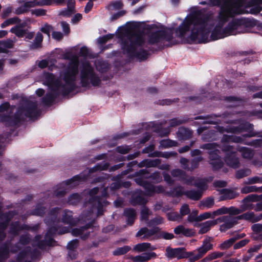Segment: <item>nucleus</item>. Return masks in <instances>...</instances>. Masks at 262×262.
<instances>
[{"instance_id":"obj_1","label":"nucleus","mask_w":262,"mask_h":262,"mask_svg":"<svg viewBox=\"0 0 262 262\" xmlns=\"http://www.w3.org/2000/svg\"><path fill=\"white\" fill-rule=\"evenodd\" d=\"M243 13L241 0H226L221 7L218 16L219 23L215 26L211 35V39L217 40L225 37L244 33L248 20L246 18L234 19L228 26L223 29L224 24L230 18Z\"/></svg>"},{"instance_id":"obj_2","label":"nucleus","mask_w":262,"mask_h":262,"mask_svg":"<svg viewBox=\"0 0 262 262\" xmlns=\"http://www.w3.org/2000/svg\"><path fill=\"white\" fill-rule=\"evenodd\" d=\"M214 22L212 14L202 10L196 11L183 21L176 29V33L178 37H182L190 30L191 40L200 43L207 42Z\"/></svg>"},{"instance_id":"obj_3","label":"nucleus","mask_w":262,"mask_h":262,"mask_svg":"<svg viewBox=\"0 0 262 262\" xmlns=\"http://www.w3.org/2000/svg\"><path fill=\"white\" fill-rule=\"evenodd\" d=\"M78 58L76 56L73 57L62 73L64 85H63L61 81L56 79L55 75L52 73H47L45 75V84L51 90L61 91L63 95H68L76 88V76L78 73Z\"/></svg>"},{"instance_id":"obj_4","label":"nucleus","mask_w":262,"mask_h":262,"mask_svg":"<svg viewBox=\"0 0 262 262\" xmlns=\"http://www.w3.org/2000/svg\"><path fill=\"white\" fill-rule=\"evenodd\" d=\"M59 208H55L52 209L48 216L45 219V223L50 227L49 230L45 235V238L40 240L41 235H37L35 236L33 241L37 243L36 246L41 250H45L47 247L54 246L55 241L53 239V235L56 232L62 234L69 232V229L66 227L61 229H58L56 224L59 222V220H57V213Z\"/></svg>"},{"instance_id":"obj_5","label":"nucleus","mask_w":262,"mask_h":262,"mask_svg":"<svg viewBox=\"0 0 262 262\" xmlns=\"http://www.w3.org/2000/svg\"><path fill=\"white\" fill-rule=\"evenodd\" d=\"M145 43L143 35L137 32H130L122 39V48L129 57H136L140 60L146 59L148 56L146 50L142 48Z\"/></svg>"},{"instance_id":"obj_6","label":"nucleus","mask_w":262,"mask_h":262,"mask_svg":"<svg viewBox=\"0 0 262 262\" xmlns=\"http://www.w3.org/2000/svg\"><path fill=\"white\" fill-rule=\"evenodd\" d=\"M37 103L29 100L23 101L21 105L18 108L14 116L7 115L3 116L2 121L7 126L17 125L26 118H33L38 114Z\"/></svg>"},{"instance_id":"obj_7","label":"nucleus","mask_w":262,"mask_h":262,"mask_svg":"<svg viewBox=\"0 0 262 262\" xmlns=\"http://www.w3.org/2000/svg\"><path fill=\"white\" fill-rule=\"evenodd\" d=\"M101 189H102L101 196H95L98 193L99 190L98 187H95L92 189L89 192V194L91 196V198L89 201V204L91 205V209L89 212V218H88V220L91 219L90 216L95 210H97V216L102 215L103 212V206L108 204V202L105 199V197L107 195V188H101Z\"/></svg>"},{"instance_id":"obj_8","label":"nucleus","mask_w":262,"mask_h":262,"mask_svg":"<svg viewBox=\"0 0 262 262\" xmlns=\"http://www.w3.org/2000/svg\"><path fill=\"white\" fill-rule=\"evenodd\" d=\"M80 76L82 87L90 86V84L93 86H98L101 83L100 78L89 62L83 63Z\"/></svg>"},{"instance_id":"obj_9","label":"nucleus","mask_w":262,"mask_h":262,"mask_svg":"<svg viewBox=\"0 0 262 262\" xmlns=\"http://www.w3.org/2000/svg\"><path fill=\"white\" fill-rule=\"evenodd\" d=\"M219 145L215 143H207L200 146L201 148L210 150L208 152L210 163L215 169H218L223 165V162L220 156V150L217 149Z\"/></svg>"},{"instance_id":"obj_10","label":"nucleus","mask_w":262,"mask_h":262,"mask_svg":"<svg viewBox=\"0 0 262 262\" xmlns=\"http://www.w3.org/2000/svg\"><path fill=\"white\" fill-rule=\"evenodd\" d=\"M173 30L171 28L151 31L148 35V42L155 44L163 40L170 41L173 38Z\"/></svg>"},{"instance_id":"obj_11","label":"nucleus","mask_w":262,"mask_h":262,"mask_svg":"<svg viewBox=\"0 0 262 262\" xmlns=\"http://www.w3.org/2000/svg\"><path fill=\"white\" fill-rule=\"evenodd\" d=\"M213 238L207 236L203 241L202 246L195 251L192 252L194 253L193 256L190 257V262H194L202 257L207 253L208 251L213 249V246L212 242H213Z\"/></svg>"},{"instance_id":"obj_12","label":"nucleus","mask_w":262,"mask_h":262,"mask_svg":"<svg viewBox=\"0 0 262 262\" xmlns=\"http://www.w3.org/2000/svg\"><path fill=\"white\" fill-rule=\"evenodd\" d=\"M83 179L81 176L77 175L73 178L66 181L65 183L63 182L60 185H66L67 188H64V186L58 187L55 190L54 195L57 197L63 196L67 193V190L78 185L79 182L83 181Z\"/></svg>"},{"instance_id":"obj_13","label":"nucleus","mask_w":262,"mask_h":262,"mask_svg":"<svg viewBox=\"0 0 262 262\" xmlns=\"http://www.w3.org/2000/svg\"><path fill=\"white\" fill-rule=\"evenodd\" d=\"M148 173L146 169L140 170L139 171L136 172V176H139V177L136 178L134 181L138 185L143 187L146 190L145 195L152 196L154 194L155 186L147 181L144 180L142 177L144 174Z\"/></svg>"},{"instance_id":"obj_14","label":"nucleus","mask_w":262,"mask_h":262,"mask_svg":"<svg viewBox=\"0 0 262 262\" xmlns=\"http://www.w3.org/2000/svg\"><path fill=\"white\" fill-rule=\"evenodd\" d=\"M160 229L159 227H154L148 229L147 227L141 228L136 234V237H140L141 240H155L159 239L156 234L159 232Z\"/></svg>"},{"instance_id":"obj_15","label":"nucleus","mask_w":262,"mask_h":262,"mask_svg":"<svg viewBox=\"0 0 262 262\" xmlns=\"http://www.w3.org/2000/svg\"><path fill=\"white\" fill-rule=\"evenodd\" d=\"M166 256L169 258H177L178 259L193 256L194 253L187 252L185 249L182 248L172 249L168 247L166 249Z\"/></svg>"},{"instance_id":"obj_16","label":"nucleus","mask_w":262,"mask_h":262,"mask_svg":"<svg viewBox=\"0 0 262 262\" xmlns=\"http://www.w3.org/2000/svg\"><path fill=\"white\" fill-rule=\"evenodd\" d=\"M238 221L237 216L232 217L230 215H226L216 219L217 224L224 223L220 226V230L222 232H225L226 230L232 228L238 223Z\"/></svg>"},{"instance_id":"obj_17","label":"nucleus","mask_w":262,"mask_h":262,"mask_svg":"<svg viewBox=\"0 0 262 262\" xmlns=\"http://www.w3.org/2000/svg\"><path fill=\"white\" fill-rule=\"evenodd\" d=\"M145 193L142 190H138L132 195L130 202L133 206L143 205L147 202V200L144 198Z\"/></svg>"},{"instance_id":"obj_18","label":"nucleus","mask_w":262,"mask_h":262,"mask_svg":"<svg viewBox=\"0 0 262 262\" xmlns=\"http://www.w3.org/2000/svg\"><path fill=\"white\" fill-rule=\"evenodd\" d=\"M217 224L216 219L214 220H209L202 223H195L193 226L196 227H200L198 231L199 234L206 233L210 230L211 228Z\"/></svg>"},{"instance_id":"obj_19","label":"nucleus","mask_w":262,"mask_h":262,"mask_svg":"<svg viewBox=\"0 0 262 262\" xmlns=\"http://www.w3.org/2000/svg\"><path fill=\"white\" fill-rule=\"evenodd\" d=\"M242 213H243L242 211L241 208H236L234 206L227 208L226 207H222L214 211V215H222L225 214H229L232 215H238Z\"/></svg>"},{"instance_id":"obj_20","label":"nucleus","mask_w":262,"mask_h":262,"mask_svg":"<svg viewBox=\"0 0 262 262\" xmlns=\"http://www.w3.org/2000/svg\"><path fill=\"white\" fill-rule=\"evenodd\" d=\"M255 197L253 194H249L244 198L241 201L240 208L243 212L247 210H254V205L252 203L255 202L254 198Z\"/></svg>"},{"instance_id":"obj_21","label":"nucleus","mask_w":262,"mask_h":262,"mask_svg":"<svg viewBox=\"0 0 262 262\" xmlns=\"http://www.w3.org/2000/svg\"><path fill=\"white\" fill-rule=\"evenodd\" d=\"M92 225L93 224L91 223L80 228H74L72 231V234L73 236H80L81 239H85L90 234V232L87 231V230L90 228Z\"/></svg>"},{"instance_id":"obj_22","label":"nucleus","mask_w":262,"mask_h":262,"mask_svg":"<svg viewBox=\"0 0 262 262\" xmlns=\"http://www.w3.org/2000/svg\"><path fill=\"white\" fill-rule=\"evenodd\" d=\"M253 129V125L248 122L241 123L238 126H233L227 128L226 132L234 134H239Z\"/></svg>"},{"instance_id":"obj_23","label":"nucleus","mask_w":262,"mask_h":262,"mask_svg":"<svg viewBox=\"0 0 262 262\" xmlns=\"http://www.w3.org/2000/svg\"><path fill=\"white\" fill-rule=\"evenodd\" d=\"M60 93L62 94L61 91L51 90V92L47 93L42 98V102L45 105L51 106Z\"/></svg>"},{"instance_id":"obj_24","label":"nucleus","mask_w":262,"mask_h":262,"mask_svg":"<svg viewBox=\"0 0 262 262\" xmlns=\"http://www.w3.org/2000/svg\"><path fill=\"white\" fill-rule=\"evenodd\" d=\"M193 132L186 127H180L176 134L177 138L180 141H186L190 139L193 136Z\"/></svg>"},{"instance_id":"obj_25","label":"nucleus","mask_w":262,"mask_h":262,"mask_svg":"<svg viewBox=\"0 0 262 262\" xmlns=\"http://www.w3.org/2000/svg\"><path fill=\"white\" fill-rule=\"evenodd\" d=\"M219 193L221 194L220 198V201L234 199L238 197L239 195L238 192H236L234 190L226 188L220 190Z\"/></svg>"},{"instance_id":"obj_26","label":"nucleus","mask_w":262,"mask_h":262,"mask_svg":"<svg viewBox=\"0 0 262 262\" xmlns=\"http://www.w3.org/2000/svg\"><path fill=\"white\" fill-rule=\"evenodd\" d=\"M236 152L227 154L225 158V162L227 165L234 168L239 167L240 163L238 158L236 156Z\"/></svg>"},{"instance_id":"obj_27","label":"nucleus","mask_w":262,"mask_h":262,"mask_svg":"<svg viewBox=\"0 0 262 262\" xmlns=\"http://www.w3.org/2000/svg\"><path fill=\"white\" fill-rule=\"evenodd\" d=\"M157 254L155 252L144 253L140 255L132 257V259L135 262H146L152 258H156Z\"/></svg>"},{"instance_id":"obj_28","label":"nucleus","mask_w":262,"mask_h":262,"mask_svg":"<svg viewBox=\"0 0 262 262\" xmlns=\"http://www.w3.org/2000/svg\"><path fill=\"white\" fill-rule=\"evenodd\" d=\"M123 215L126 217L127 225L132 226L136 219V211L134 209H125L124 211Z\"/></svg>"},{"instance_id":"obj_29","label":"nucleus","mask_w":262,"mask_h":262,"mask_svg":"<svg viewBox=\"0 0 262 262\" xmlns=\"http://www.w3.org/2000/svg\"><path fill=\"white\" fill-rule=\"evenodd\" d=\"M238 220H244L251 223H254L257 222V215L255 214L254 212L248 211L238 215Z\"/></svg>"},{"instance_id":"obj_30","label":"nucleus","mask_w":262,"mask_h":262,"mask_svg":"<svg viewBox=\"0 0 262 262\" xmlns=\"http://www.w3.org/2000/svg\"><path fill=\"white\" fill-rule=\"evenodd\" d=\"M62 222L65 224L71 226L75 225L77 221L73 218L72 212L68 210H64L62 217Z\"/></svg>"},{"instance_id":"obj_31","label":"nucleus","mask_w":262,"mask_h":262,"mask_svg":"<svg viewBox=\"0 0 262 262\" xmlns=\"http://www.w3.org/2000/svg\"><path fill=\"white\" fill-rule=\"evenodd\" d=\"M43 38V37L42 34L40 32H38L36 33L33 42H32V43L30 45V49L31 50H34L41 48L42 47Z\"/></svg>"},{"instance_id":"obj_32","label":"nucleus","mask_w":262,"mask_h":262,"mask_svg":"<svg viewBox=\"0 0 262 262\" xmlns=\"http://www.w3.org/2000/svg\"><path fill=\"white\" fill-rule=\"evenodd\" d=\"M237 150L241 153L243 158L244 159L250 160L254 155V151L252 149L246 147L238 146Z\"/></svg>"},{"instance_id":"obj_33","label":"nucleus","mask_w":262,"mask_h":262,"mask_svg":"<svg viewBox=\"0 0 262 262\" xmlns=\"http://www.w3.org/2000/svg\"><path fill=\"white\" fill-rule=\"evenodd\" d=\"M202 195L203 193L201 190H195L194 189L186 191L185 193V195L193 201L200 200Z\"/></svg>"},{"instance_id":"obj_34","label":"nucleus","mask_w":262,"mask_h":262,"mask_svg":"<svg viewBox=\"0 0 262 262\" xmlns=\"http://www.w3.org/2000/svg\"><path fill=\"white\" fill-rule=\"evenodd\" d=\"M156 248L155 247H151V244L149 243H142L136 245L133 248V250L138 252H144L147 250H155Z\"/></svg>"},{"instance_id":"obj_35","label":"nucleus","mask_w":262,"mask_h":262,"mask_svg":"<svg viewBox=\"0 0 262 262\" xmlns=\"http://www.w3.org/2000/svg\"><path fill=\"white\" fill-rule=\"evenodd\" d=\"M185 191L184 188L181 186H178L174 188L172 190L167 192L169 196L179 197L185 195Z\"/></svg>"},{"instance_id":"obj_36","label":"nucleus","mask_w":262,"mask_h":262,"mask_svg":"<svg viewBox=\"0 0 262 262\" xmlns=\"http://www.w3.org/2000/svg\"><path fill=\"white\" fill-rule=\"evenodd\" d=\"M244 139L242 137L239 136H233L224 135L222 139L223 142H232L235 143H243L244 142Z\"/></svg>"},{"instance_id":"obj_37","label":"nucleus","mask_w":262,"mask_h":262,"mask_svg":"<svg viewBox=\"0 0 262 262\" xmlns=\"http://www.w3.org/2000/svg\"><path fill=\"white\" fill-rule=\"evenodd\" d=\"M160 145L164 148H168L174 146H178L179 143L177 141L169 139L162 140L160 142Z\"/></svg>"},{"instance_id":"obj_38","label":"nucleus","mask_w":262,"mask_h":262,"mask_svg":"<svg viewBox=\"0 0 262 262\" xmlns=\"http://www.w3.org/2000/svg\"><path fill=\"white\" fill-rule=\"evenodd\" d=\"M9 249L7 245L0 247V262H3L9 257Z\"/></svg>"},{"instance_id":"obj_39","label":"nucleus","mask_w":262,"mask_h":262,"mask_svg":"<svg viewBox=\"0 0 262 262\" xmlns=\"http://www.w3.org/2000/svg\"><path fill=\"white\" fill-rule=\"evenodd\" d=\"M27 29L20 28L15 26L10 29V32L14 34L18 37H23L27 33Z\"/></svg>"},{"instance_id":"obj_40","label":"nucleus","mask_w":262,"mask_h":262,"mask_svg":"<svg viewBox=\"0 0 262 262\" xmlns=\"http://www.w3.org/2000/svg\"><path fill=\"white\" fill-rule=\"evenodd\" d=\"M131 250V247L129 246H124L122 247L117 248L113 252V254L115 256H120L127 253Z\"/></svg>"},{"instance_id":"obj_41","label":"nucleus","mask_w":262,"mask_h":262,"mask_svg":"<svg viewBox=\"0 0 262 262\" xmlns=\"http://www.w3.org/2000/svg\"><path fill=\"white\" fill-rule=\"evenodd\" d=\"M123 4L120 1H115L111 2L106 8L109 11L117 10L122 9Z\"/></svg>"},{"instance_id":"obj_42","label":"nucleus","mask_w":262,"mask_h":262,"mask_svg":"<svg viewBox=\"0 0 262 262\" xmlns=\"http://www.w3.org/2000/svg\"><path fill=\"white\" fill-rule=\"evenodd\" d=\"M203 160V158L201 156L192 159L190 162L191 165L189 166V168H188V171H192L195 169L198 168L199 167L200 162Z\"/></svg>"},{"instance_id":"obj_43","label":"nucleus","mask_w":262,"mask_h":262,"mask_svg":"<svg viewBox=\"0 0 262 262\" xmlns=\"http://www.w3.org/2000/svg\"><path fill=\"white\" fill-rule=\"evenodd\" d=\"M20 21H21V20L18 17H16V16L7 19L5 21H4L1 24V27L2 28H4L8 26L17 24V23H19Z\"/></svg>"},{"instance_id":"obj_44","label":"nucleus","mask_w":262,"mask_h":262,"mask_svg":"<svg viewBox=\"0 0 262 262\" xmlns=\"http://www.w3.org/2000/svg\"><path fill=\"white\" fill-rule=\"evenodd\" d=\"M193 185L199 188L198 190H201L202 192L208 188L206 182L202 179L195 180L193 183Z\"/></svg>"},{"instance_id":"obj_45","label":"nucleus","mask_w":262,"mask_h":262,"mask_svg":"<svg viewBox=\"0 0 262 262\" xmlns=\"http://www.w3.org/2000/svg\"><path fill=\"white\" fill-rule=\"evenodd\" d=\"M235 243V239L230 238L226 241H225L223 243L221 244L219 246L220 249L222 250H227L229 249Z\"/></svg>"},{"instance_id":"obj_46","label":"nucleus","mask_w":262,"mask_h":262,"mask_svg":"<svg viewBox=\"0 0 262 262\" xmlns=\"http://www.w3.org/2000/svg\"><path fill=\"white\" fill-rule=\"evenodd\" d=\"M251 173V170L249 168L241 169L236 171L235 177L238 179H240L249 176Z\"/></svg>"},{"instance_id":"obj_47","label":"nucleus","mask_w":262,"mask_h":262,"mask_svg":"<svg viewBox=\"0 0 262 262\" xmlns=\"http://www.w3.org/2000/svg\"><path fill=\"white\" fill-rule=\"evenodd\" d=\"M198 211L197 210H193L191 213L190 212L187 217L188 222L189 223L200 222L199 215H198Z\"/></svg>"},{"instance_id":"obj_48","label":"nucleus","mask_w":262,"mask_h":262,"mask_svg":"<svg viewBox=\"0 0 262 262\" xmlns=\"http://www.w3.org/2000/svg\"><path fill=\"white\" fill-rule=\"evenodd\" d=\"M250 192H259L258 187L256 186H246L241 189V193L243 194Z\"/></svg>"},{"instance_id":"obj_49","label":"nucleus","mask_w":262,"mask_h":262,"mask_svg":"<svg viewBox=\"0 0 262 262\" xmlns=\"http://www.w3.org/2000/svg\"><path fill=\"white\" fill-rule=\"evenodd\" d=\"M81 200L80 195L78 193H73L71 195L68 200V203L72 205H76Z\"/></svg>"},{"instance_id":"obj_50","label":"nucleus","mask_w":262,"mask_h":262,"mask_svg":"<svg viewBox=\"0 0 262 262\" xmlns=\"http://www.w3.org/2000/svg\"><path fill=\"white\" fill-rule=\"evenodd\" d=\"M185 171L180 169H174L171 171V174L172 177L178 178L181 181L183 177L185 176Z\"/></svg>"},{"instance_id":"obj_51","label":"nucleus","mask_w":262,"mask_h":262,"mask_svg":"<svg viewBox=\"0 0 262 262\" xmlns=\"http://www.w3.org/2000/svg\"><path fill=\"white\" fill-rule=\"evenodd\" d=\"M161 163V160L156 159L155 160L145 159L146 167H154L158 166Z\"/></svg>"},{"instance_id":"obj_52","label":"nucleus","mask_w":262,"mask_h":262,"mask_svg":"<svg viewBox=\"0 0 262 262\" xmlns=\"http://www.w3.org/2000/svg\"><path fill=\"white\" fill-rule=\"evenodd\" d=\"M21 229L18 222H15L11 224L10 232L14 235L18 234L19 231Z\"/></svg>"},{"instance_id":"obj_53","label":"nucleus","mask_w":262,"mask_h":262,"mask_svg":"<svg viewBox=\"0 0 262 262\" xmlns=\"http://www.w3.org/2000/svg\"><path fill=\"white\" fill-rule=\"evenodd\" d=\"M214 204V199L212 198H208L201 202V206L207 208H211Z\"/></svg>"},{"instance_id":"obj_54","label":"nucleus","mask_w":262,"mask_h":262,"mask_svg":"<svg viewBox=\"0 0 262 262\" xmlns=\"http://www.w3.org/2000/svg\"><path fill=\"white\" fill-rule=\"evenodd\" d=\"M186 122L187 120L185 119H181L177 118H173L169 121L170 126L175 127L182 124L185 123Z\"/></svg>"},{"instance_id":"obj_55","label":"nucleus","mask_w":262,"mask_h":262,"mask_svg":"<svg viewBox=\"0 0 262 262\" xmlns=\"http://www.w3.org/2000/svg\"><path fill=\"white\" fill-rule=\"evenodd\" d=\"M214 211H213L212 212H204L202 214H201L199 215L200 222H201L203 220H205L208 219H213L215 216L219 215H214Z\"/></svg>"},{"instance_id":"obj_56","label":"nucleus","mask_w":262,"mask_h":262,"mask_svg":"<svg viewBox=\"0 0 262 262\" xmlns=\"http://www.w3.org/2000/svg\"><path fill=\"white\" fill-rule=\"evenodd\" d=\"M15 108V106H10L8 102H5L0 105V112H4L10 110L11 112H13Z\"/></svg>"},{"instance_id":"obj_57","label":"nucleus","mask_w":262,"mask_h":262,"mask_svg":"<svg viewBox=\"0 0 262 262\" xmlns=\"http://www.w3.org/2000/svg\"><path fill=\"white\" fill-rule=\"evenodd\" d=\"M195 178L194 177L189 176L186 173H185V176L183 177L181 181L183 182V183L188 185H193V182L195 181Z\"/></svg>"},{"instance_id":"obj_58","label":"nucleus","mask_w":262,"mask_h":262,"mask_svg":"<svg viewBox=\"0 0 262 262\" xmlns=\"http://www.w3.org/2000/svg\"><path fill=\"white\" fill-rule=\"evenodd\" d=\"M9 221H6L5 222L0 223V239L4 238L6 234L4 231L7 228Z\"/></svg>"},{"instance_id":"obj_59","label":"nucleus","mask_w":262,"mask_h":262,"mask_svg":"<svg viewBox=\"0 0 262 262\" xmlns=\"http://www.w3.org/2000/svg\"><path fill=\"white\" fill-rule=\"evenodd\" d=\"M163 220L164 219L163 217L161 216H157L152 220H150L148 223V225L149 226L160 225L163 223Z\"/></svg>"},{"instance_id":"obj_60","label":"nucleus","mask_w":262,"mask_h":262,"mask_svg":"<svg viewBox=\"0 0 262 262\" xmlns=\"http://www.w3.org/2000/svg\"><path fill=\"white\" fill-rule=\"evenodd\" d=\"M130 149L131 147L127 145L119 146L116 148V151L121 154H126L129 152Z\"/></svg>"},{"instance_id":"obj_61","label":"nucleus","mask_w":262,"mask_h":262,"mask_svg":"<svg viewBox=\"0 0 262 262\" xmlns=\"http://www.w3.org/2000/svg\"><path fill=\"white\" fill-rule=\"evenodd\" d=\"M150 214L149 210L148 208L143 206V208L141 211V220L147 221L148 220L149 215Z\"/></svg>"},{"instance_id":"obj_62","label":"nucleus","mask_w":262,"mask_h":262,"mask_svg":"<svg viewBox=\"0 0 262 262\" xmlns=\"http://www.w3.org/2000/svg\"><path fill=\"white\" fill-rule=\"evenodd\" d=\"M46 210V208L45 207L41 205H38L33 210V214L41 216L45 214Z\"/></svg>"},{"instance_id":"obj_63","label":"nucleus","mask_w":262,"mask_h":262,"mask_svg":"<svg viewBox=\"0 0 262 262\" xmlns=\"http://www.w3.org/2000/svg\"><path fill=\"white\" fill-rule=\"evenodd\" d=\"M114 37V34H108L102 37H99L98 42L99 44L103 45L105 43L109 40L112 39Z\"/></svg>"},{"instance_id":"obj_64","label":"nucleus","mask_w":262,"mask_h":262,"mask_svg":"<svg viewBox=\"0 0 262 262\" xmlns=\"http://www.w3.org/2000/svg\"><path fill=\"white\" fill-rule=\"evenodd\" d=\"M180 214L181 215L182 218H183L184 216L189 214L190 212V210L189 208L188 205H183L180 209Z\"/></svg>"}]
</instances>
